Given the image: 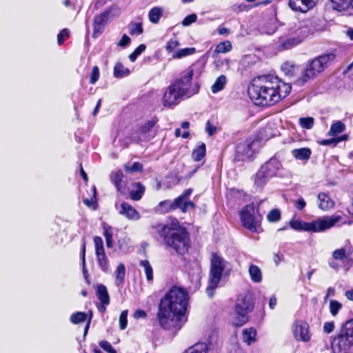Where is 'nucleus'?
I'll list each match as a JSON object with an SVG mask.
<instances>
[{"instance_id":"nucleus-62","label":"nucleus","mask_w":353,"mask_h":353,"mask_svg":"<svg viewBox=\"0 0 353 353\" xmlns=\"http://www.w3.org/2000/svg\"><path fill=\"white\" fill-rule=\"evenodd\" d=\"M94 243L95 249L104 247L103 239L100 236H95L94 238Z\"/></svg>"},{"instance_id":"nucleus-58","label":"nucleus","mask_w":353,"mask_h":353,"mask_svg":"<svg viewBox=\"0 0 353 353\" xmlns=\"http://www.w3.org/2000/svg\"><path fill=\"white\" fill-rule=\"evenodd\" d=\"M130 41H131V39L128 35L123 34L122 36L121 39L119 41L117 45L119 46L125 48L130 43Z\"/></svg>"},{"instance_id":"nucleus-2","label":"nucleus","mask_w":353,"mask_h":353,"mask_svg":"<svg viewBox=\"0 0 353 353\" xmlns=\"http://www.w3.org/2000/svg\"><path fill=\"white\" fill-rule=\"evenodd\" d=\"M292 87L272 74L256 77L248 87L250 99L257 105L269 106L285 98Z\"/></svg>"},{"instance_id":"nucleus-8","label":"nucleus","mask_w":353,"mask_h":353,"mask_svg":"<svg viewBox=\"0 0 353 353\" xmlns=\"http://www.w3.org/2000/svg\"><path fill=\"white\" fill-rule=\"evenodd\" d=\"M228 265V261L216 253H212L210 261L208 285L206 288V293L210 298L213 297L215 290L221 279L223 272Z\"/></svg>"},{"instance_id":"nucleus-25","label":"nucleus","mask_w":353,"mask_h":353,"mask_svg":"<svg viewBox=\"0 0 353 353\" xmlns=\"http://www.w3.org/2000/svg\"><path fill=\"white\" fill-rule=\"evenodd\" d=\"M256 331L253 327L244 329L243 330V341L250 345L256 341Z\"/></svg>"},{"instance_id":"nucleus-43","label":"nucleus","mask_w":353,"mask_h":353,"mask_svg":"<svg viewBox=\"0 0 353 353\" xmlns=\"http://www.w3.org/2000/svg\"><path fill=\"white\" fill-rule=\"evenodd\" d=\"M97 258L98 264L101 270L103 271L104 272H108L109 271V261L106 255Z\"/></svg>"},{"instance_id":"nucleus-57","label":"nucleus","mask_w":353,"mask_h":353,"mask_svg":"<svg viewBox=\"0 0 353 353\" xmlns=\"http://www.w3.org/2000/svg\"><path fill=\"white\" fill-rule=\"evenodd\" d=\"M205 131L207 132L208 135L212 136L216 133V128L212 125L210 121L208 120L205 125Z\"/></svg>"},{"instance_id":"nucleus-60","label":"nucleus","mask_w":353,"mask_h":353,"mask_svg":"<svg viewBox=\"0 0 353 353\" xmlns=\"http://www.w3.org/2000/svg\"><path fill=\"white\" fill-rule=\"evenodd\" d=\"M305 205H306V203H305V200L303 199V198H302V197L299 198L295 203V207L299 210H302L305 207Z\"/></svg>"},{"instance_id":"nucleus-31","label":"nucleus","mask_w":353,"mask_h":353,"mask_svg":"<svg viewBox=\"0 0 353 353\" xmlns=\"http://www.w3.org/2000/svg\"><path fill=\"white\" fill-rule=\"evenodd\" d=\"M130 70L125 68L121 63H117L114 68V76L116 78H123L129 75Z\"/></svg>"},{"instance_id":"nucleus-28","label":"nucleus","mask_w":353,"mask_h":353,"mask_svg":"<svg viewBox=\"0 0 353 353\" xmlns=\"http://www.w3.org/2000/svg\"><path fill=\"white\" fill-rule=\"evenodd\" d=\"M249 274L252 281L254 283H260L262 281L261 271L258 266L251 265L249 268Z\"/></svg>"},{"instance_id":"nucleus-59","label":"nucleus","mask_w":353,"mask_h":353,"mask_svg":"<svg viewBox=\"0 0 353 353\" xmlns=\"http://www.w3.org/2000/svg\"><path fill=\"white\" fill-rule=\"evenodd\" d=\"M334 329V322H326L323 325V331L325 333L330 334Z\"/></svg>"},{"instance_id":"nucleus-26","label":"nucleus","mask_w":353,"mask_h":353,"mask_svg":"<svg viewBox=\"0 0 353 353\" xmlns=\"http://www.w3.org/2000/svg\"><path fill=\"white\" fill-rule=\"evenodd\" d=\"M281 70L285 75L294 77L299 71V66L291 62L287 61L281 65Z\"/></svg>"},{"instance_id":"nucleus-64","label":"nucleus","mask_w":353,"mask_h":353,"mask_svg":"<svg viewBox=\"0 0 353 353\" xmlns=\"http://www.w3.org/2000/svg\"><path fill=\"white\" fill-rule=\"evenodd\" d=\"M283 259V255L276 253L274 255V262L276 265H278L279 263Z\"/></svg>"},{"instance_id":"nucleus-37","label":"nucleus","mask_w":353,"mask_h":353,"mask_svg":"<svg viewBox=\"0 0 353 353\" xmlns=\"http://www.w3.org/2000/svg\"><path fill=\"white\" fill-rule=\"evenodd\" d=\"M87 315L85 312H77L70 316V321L73 324H79L85 321Z\"/></svg>"},{"instance_id":"nucleus-23","label":"nucleus","mask_w":353,"mask_h":353,"mask_svg":"<svg viewBox=\"0 0 353 353\" xmlns=\"http://www.w3.org/2000/svg\"><path fill=\"white\" fill-rule=\"evenodd\" d=\"M133 187L135 189L130 192V196L134 201L140 200L145 192V187L139 182L134 183Z\"/></svg>"},{"instance_id":"nucleus-6","label":"nucleus","mask_w":353,"mask_h":353,"mask_svg":"<svg viewBox=\"0 0 353 353\" xmlns=\"http://www.w3.org/2000/svg\"><path fill=\"white\" fill-rule=\"evenodd\" d=\"M335 57L334 53H327L309 60L302 71V76L299 79L298 83L303 85L313 80L325 70L330 63L334 60Z\"/></svg>"},{"instance_id":"nucleus-49","label":"nucleus","mask_w":353,"mask_h":353,"mask_svg":"<svg viewBox=\"0 0 353 353\" xmlns=\"http://www.w3.org/2000/svg\"><path fill=\"white\" fill-rule=\"evenodd\" d=\"M123 174L121 171H117L114 174V183L119 191L121 189V182L123 181Z\"/></svg>"},{"instance_id":"nucleus-5","label":"nucleus","mask_w":353,"mask_h":353,"mask_svg":"<svg viewBox=\"0 0 353 353\" xmlns=\"http://www.w3.org/2000/svg\"><path fill=\"white\" fill-rule=\"evenodd\" d=\"M309 20L299 21L294 19L290 22L285 32L279 38L281 50H288L302 43L310 34H313Z\"/></svg>"},{"instance_id":"nucleus-33","label":"nucleus","mask_w":353,"mask_h":353,"mask_svg":"<svg viewBox=\"0 0 353 353\" xmlns=\"http://www.w3.org/2000/svg\"><path fill=\"white\" fill-rule=\"evenodd\" d=\"M345 125L340 121L334 122L330 129L328 134L330 136H336L345 130Z\"/></svg>"},{"instance_id":"nucleus-47","label":"nucleus","mask_w":353,"mask_h":353,"mask_svg":"<svg viewBox=\"0 0 353 353\" xmlns=\"http://www.w3.org/2000/svg\"><path fill=\"white\" fill-rule=\"evenodd\" d=\"M128 311L123 310L121 312L119 316V327L121 330H123L126 328L128 325Z\"/></svg>"},{"instance_id":"nucleus-3","label":"nucleus","mask_w":353,"mask_h":353,"mask_svg":"<svg viewBox=\"0 0 353 353\" xmlns=\"http://www.w3.org/2000/svg\"><path fill=\"white\" fill-rule=\"evenodd\" d=\"M201 67L198 63L191 65L182 72L179 78L170 84L165 92L162 103L163 106L172 108L177 105L184 98H189L199 91L200 85L192 83L194 76L199 77Z\"/></svg>"},{"instance_id":"nucleus-1","label":"nucleus","mask_w":353,"mask_h":353,"mask_svg":"<svg viewBox=\"0 0 353 353\" xmlns=\"http://www.w3.org/2000/svg\"><path fill=\"white\" fill-rule=\"evenodd\" d=\"M189 296L188 292L181 288L172 287L163 298L158 305L156 319L163 329L177 330L182 327L181 320L185 316Z\"/></svg>"},{"instance_id":"nucleus-20","label":"nucleus","mask_w":353,"mask_h":353,"mask_svg":"<svg viewBox=\"0 0 353 353\" xmlns=\"http://www.w3.org/2000/svg\"><path fill=\"white\" fill-rule=\"evenodd\" d=\"M332 8L337 11H344L352 7L353 0H330Z\"/></svg>"},{"instance_id":"nucleus-10","label":"nucleus","mask_w":353,"mask_h":353,"mask_svg":"<svg viewBox=\"0 0 353 353\" xmlns=\"http://www.w3.org/2000/svg\"><path fill=\"white\" fill-rule=\"evenodd\" d=\"M353 345V319L343 323L338 336L332 341V347L337 353H343Z\"/></svg>"},{"instance_id":"nucleus-46","label":"nucleus","mask_w":353,"mask_h":353,"mask_svg":"<svg viewBox=\"0 0 353 353\" xmlns=\"http://www.w3.org/2000/svg\"><path fill=\"white\" fill-rule=\"evenodd\" d=\"M81 255L83 276L85 277V279H87L88 270L85 267V241L83 242V243L82 245Z\"/></svg>"},{"instance_id":"nucleus-7","label":"nucleus","mask_w":353,"mask_h":353,"mask_svg":"<svg viewBox=\"0 0 353 353\" xmlns=\"http://www.w3.org/2000/svg\"><path fill=\"white\" fill-rule=\"evenodd\" d=\"M340 217L336 216H324L312 222H305L301 220H291L290 226L296 231H305L312 232H321L333 227Z\"/></svg>"},{"instance_id":"nucleus-29","label":"nucleus","mask_w":353,"mask_h":353,"mask_svg":"<svg viewBox=\"0 0 353 353\" xmlns=\"http://www.w3.org/2000/svg\"><path fill=\"white\" fill-rule=\"evenodd\" d=\"M163 14V9L159 7L152 8L148 13V18L150 22L157 23Z\"/></svg>"},{"instance_id":"nucleus-36","label":"nucleus","mask_w":353,"mask_h":353,"mask_svg":"<svg viewBox=\"0 0 353 353\" xmlns=\"http://www.w3.org/2000/svg\"><path fill=\"white\" fill-rule=\"evenodd\" d=\"M205 155V145L202 143L196 149L194 150L192 154L193 159L196 161L201 160Z\"/></svg>"},{"instance_id":"nucleus-35","label":"nucleus","mask_w":353,"mask_h":353,"mask_svg":"<svg viewBox=\"0 0 353 353\" xmlns=\"http://www.w3.org/2000/svg\"><path fill=\"white\" fill-rule=\"evenodd\" d=\"M196 50L194 48H186L183 49H179L176 50L173 54L172 57L173 59H181L183 57H186L190 54H192L195 52Z\"/></svg>"},{"instance_id":"nucleus-56","label":"nucleus","mask_w":353,"mask_h":353,"mask_svg":"<svg viewBox=\"0 0 353 353\" xmlns=\"http://www.w3.org/2000/svg\"><path fill=\"white\" fill-rule=\"evenodd\" d=\"M103 235L105 240L112 239L113 234L111 230V227L108 225H103Z\"/></svg>"},{"instance_id":"nucleus-38","label":"nucleus","mask_w":353,"mask_h":353,"mask_svg":"<svg viewBox=\"0 0 353 353\" xmlns=\"http://www.w3.org/2000/svg\"><path fill=\"white\" fill-rule=\"evenodd\" d=\"M232 49L231 42L229 41H225L219 43L216 48L215 51L216 53H226L230 52Z\"/></svg>"},{"instance_id":"nucleus-24","label":"nucleus","mask_w":353,"mask_h":353,"mask_svg":"<svg viewBox=\"0 0 353 353\" xmlns=\"http://www.w3.org/2000/svg\"><path fill=\"white\" fill-rule=\"evenodd\" d=\"M352 253V249H346L345 248H341L335 250L332 252V258L333 259L335 260L344 261L345 259H348Z\"/></svg>"},{"instance_id":"nucleus-16","label":"nucleus","mask_w":353,"mask_h":353,"mask_svg":"<svg viewBox=\"0 0 353 353\" xmlns=\"http://www.w3.org/2000/svg\"><path fill=\"white\" fill-rule=\"evenodd\" d=\"M110 11L107 10L103 13L96 15L93 20V33L92 37L97 38L104 30V26L108 19Z\"/></svg>"},{"instance_id":"nucleus-54","label":"nucleus","mask_w":353,"mask_h":353,"mask_svg":"<svg viewBox=\"0 0 353 353\" xmlns=\"http://www.w3.org/2000/svg\"><path fill=\"white\" fill-rule=\"evenodd\" d=\"M172 202L175 210L179 208L183 212V205L185 203V200L181 195L176 198Z\"/></svg>"},{"instance_id":"nucleus-44","label":"nucleus","mask_w":353,"mask_h":353,"mask_svg":"<svg viewBox=\"0 0 353 353\" xmlns=\"http://www.w3.org/2000/svg\"><path fill=\"white\" fill-rule=\"evenodd\" d=\"M342 308V304L336 300L330 301V311L332 316H336Z\"/></svg>"},{"instance_id":"nucleus-9","label":"nucleus","mask_w":353,"mask_h":353,"mask_svg":"<svg viewBox=\"0 0 353 353\" xmlns=\"http://www.w3.org/2000/svg\"><path fill=\"white\" fill-rule=\"evenodd\" d=\"M281 169L282 164L278 159L277 154H275L263 164L253 176L254 185L263 188L271 178L276 176Z\"/></svg>"},{"instance_id":"nucleus-21","label":"nucleus","mask_w":353,"mask_h":353,"mask_svg":"<svg viewBox=\"0 0 353 353\" xmlns=\"http://www.w3.org/2000/svg\"><path fill=\"white\" fill-rule=\"evenodd\" d=\"M292 154L297 160L307 161L310 158L312 151L308 148H301L292 150Z\"/></svg>"},{"instance_id":"nucleus-30","label":"nucleus","mask_w":353,"mask_h":353,"mask_svg":"<svg viewBox=\"0 0 353 353\" xmlns=\"http://www.w3.org/2000/svg\"><path fill=\"white\" fill-rule=\"evenodd\" d=\"M208 345L205 343H197L186 350L183 353H208Z\"/></svg>"},{"instance_id":"nucleus-22","label":"nucleus","mask_w":353,"mask_h":353,"mask_svg":"<svg viewBox=\"0 0 353 353\" xmlns=\"http://www.w3.org/2000/svg\"><path fill=\"white\" fill-rule=\"evenodd\" d=\"M96 293L97 298L101 303L110 304V296L108 294L107 288L104 285H98Z\"/></svg>"},{"instance_id":"nucleus-12","label":"nucleus","mask_w":353,"mask_h":353,"mask_svg":"<svg viewBox=\"0 0 353 353\" xmlns=\"http://www.w3.org/2000/svg\"><path fill=\"white\" fill-rule=\"evenodd\" d=\"M259 141L252 138L241 140L236 145L235 161H244L250 159L255 153Z\"/></svg>"},{"instance_id":"nucleus-53","label":"nucleus","mask_w":353,"mask_h":353,"mask_svg":"<svg viewBox=\"0 0 353 353\" xmlns=\"http://www.w3.org/2000/svg\"><path fill=\"white\" fill-rule=\"evenodd\" d=\"M99 78V70L97 66H94L92 70L90 83L94 84Z\"/></svg>"},{"instance_id":"nucleus-48","label":"nucleus","mask_w":353,"mask_h":353,"mask_svg":"<svg viewBox=\"0 0 353 353\" xmlns=\"http://www.w3.org/2000/svg\"><path fill=\"white\" fill-rule=\"evenodd\" d=\"M125 169L128 172H138L142 171L143 165L139 162H134L132 166L125 165Z\"/></svg>"},{"instance_id":"nucleus-51","label":"nucleus","mask_w":353,"mask_h":353,"mask_svg":"<svg viewBox=\"0 0 353 353\" xmlns=\"http://www.w3.org/2000/svg\"><path fill=\"white\" fill-rule=\"evenodd\" d=\"M99 346L108 353H117L112 345L107 341H101L99 343Z\"/></svg>"},{"instance_id":"nucleus-61","label":"nucleus","mask_w":353,"mask_h":353,"mask_svg":"<svg viewBox=\"0 0 353 353\" xmlns=\"http://www.w3.org/2000/svg\"><path fill=\"white\" fill-rule=\"evenodd\" d=\"M135 319H145L147 316L146 312L143 310H137L133 314Z\"/></svg>"},{"instance_id":"nucleus-15","label":"nucleus","mask_w":353,"mask_h":353,"mask_svg":"<svg viewBox=\"0 0 353 353\" xmlns=\"http://www.w3.org/2000/svg\"><path fill=\"white\" fill-rule=\"evenodd\" d=\"M318 0H289V7L295 12L306 13L312 10Z\"/></svg>"},{"instance_id":"nucleus-41","label":"nucleus","mask_w":353,"mask_h":353,"mask_svg":"<svg viewBox=\"0 0 353 353\" xmlns=\"http://www.w3.org/2000/svg\"><path fill=\"white\" fill-rule=\"evenodd\" d=\"M130 34L131 35H139L143 33V29L141 23H131L129 25Z\"/></svg>"},{"instance_id":"nucleus-55","label":"nucleus","mask_w":353,"mask_h":353,"mask_svg":"<svg viewBox=\"0 0 353 353\" xmlns=\"http://www.w3.org/2000/svg\"><path fill=\"white\" fill-rule=\"evenodd\" d=\"M179 46V42L175 39H170L165 46V49L168 52H170L177 46Z\"/></svg>"},{"instance_id":"nucleus-45","label":"nucleus","mask_w":353,"mask_h":353,"mask_svg":"<svg viewBox=\"0 0 353 353\" xmlns=\"http://www.w3.org/2000/svg\"><path fill=\"white\" fill-rule=\"evenodd\" d=\"M146 49V46L144 44H140L133 52L129 55V59L132 62H134L139 55H140Z\"/></svg>"},{"instance_id":"nucleus-4","label":"nucleus","mask_w":353,"mask_h":353,"mask_svg":"<svg viewBox=\"0 0 353 353\" xmlns=\"http://www.w3.org/2000/svg\"><path fill=\"white\" fill-rule=\"evenodd\" d=\"M155 231L163 238L166 248L172 249L176 254L184 255L188 252L190 239L188 231L181 227L175 219L170 224H157L153 226Z\"/></svg>"},{"instance_id":"nucleus-18","label":"nucleus","mask_w":353,"mask_h":353,"mask_svg":"<svg viewBox=\"0 0 353 353\" xmlns=\"http://www.w3.org/2000/svg\"><path fill=\"white\" fill-rule=\"evenodd\" d=\"M120 214L125 216L128 219L138 220L140 214L138 211L128 203H122L121 205Z\"/></svg>"},{"instance_id":"nucleus-17","label":"nucleus","mask_w":353,"mask_h":353,"mask_svg":"<svg viewBox=\"0 0 353 353\" xmlns=\"http://www.w3.org/2000/svg\"><path fill=\"white\" fill-rule=\"evenodd\" d=\"M293 333L298 341H308L310 339L309 325L305 322H296L293 325Z\"/></svg>"},{"instance_id":"nucleus-63","label":"nucleus","mask_w":353,"mask_h":353,"mask_svg":"<svg viewBox=\"0 0 353 353\" xmlns=\"http://www.w3.org/2000/svg\"><path fill=\"white\" fill-rule=\"evenodd\" d=\"M188 208H191L194 209L195 208V204L193 202H192L191 201H188V199H187V200H185V203L183 205V212H185Z\"/></svg>"},{"instance_id":"nucleus-19","label":"nucleus","mask_w":353,"mask_h":353,"mask_svg":"<svg viewBox=\"0 0 353 353\" xmlns=\"http://www.w3.org/2000/svg\"><path fill=\"white\" fill-rule=\"evenodd\" d=\"M319 208L323 210H327L332 208L334 203L330 197L325 192H321L318 194Z\"/></svg>"},{"instance_id":"nucleus-42","label":"nucleus","mask_w":353,"mask_h":353,"mask_svg":"<svg viewBox=\"0 0 353 353\" xmlns=\"http://www.w3.org/2000/svg\"><path fill=\"white\" fill-rule=\"evenodd\" d=\"M267 219L270 222H278L281 219V212L279 209L272 210L267 216Z\"/></svg>"},{"instance_id":"nucleus-34","label":"nucleus","mask_w":353,"mask_h":353,"mask_svg":"<svg viewBox=\"0 0 353 353\" xmlns=\"http://www.w3.org/2000/svg\"><path fill=\"white\" fill-rule=\"evenodd\" d=\"M140 266L144 268L147 280L152 281L153 280V269L148 260H142L139 263Z\"/></svg>"},{"instance_id":"nucleus-13","label":"nucleus","mask_w":353,"mask_h":353,"mask_svg":"<svg viewBox=\"0 0 353 353\" xmlns=\"http://www.w3.org/2000/svg\"><path fill=\"white\" fill-rule=\"evenodd\" d=\"M254 205H247L241 212V221L243 225L252 232L256 231L258 221L256 217H254Z\"/></svg>"},{"instance_id":"nucleus-14","label":"nucleus","mask_w":353,"mask_h":353,"mask_svg":"<svg viewBox=\"0 0 353 353\" xmlns=\"http://www.w3.org/2000/svg\"><path fill=\"white\" fill-rule=\"evenodd\" d=\"M157 123V118H152V119L145 122L139 128L138 131L137 132V136L133 137L134 140L136 142H140L148 141L152 139L155 135V133L152 134V131Z\"/></svg>"},{"instance_id":"nucleus-27","label":"nucleus","mask_w":353,"mask_h":353,"mask_svg":"<svg viewBox=\"0 0 353 353\" xmlns=\"http://www.w3.org/2000/svg\"><path fill=\"white\" fill-rule=\"evenodd\" d=\"M226 83V77L223 74H221L216 79L214 83L212 85L211 91L213 93H217L225 88Z\"/></svg>"},{"instance_id":"nucleus-52","label":"nucleus","mask_w":353,"mask_h":353,"mask_svg":"<svg viewBox=\"0 0 353 353\" xmlns=\"http://www.w3.org/2000/svg\"><path fill=\"white\" fill-rule=\"evenodd\" d=\"M197 19V16L196 14H191L186 16L182 21V25L183 26H188L192 23L195 22Z\"/></svg>"},{"instance_id":"nucleus-32","label":"nucleus","mask_w":353,"mask_h":353,"mask_svg":"<svg viewBox=\"0 0 353 353\" xmlns=\"http://www.w3.org/2000/svg\"><path fill=\"white\" fill-rule=\"evenodd\" d=\"M116 283L117 286L121 285L123 283L124 278L125 275V268L123 263H120L116 271Z\"/></svg>"},{"instance_id":"nucleus-50","label":"nucleus","mask_w":353,"mask_h":353,"mask_svg":"<svg viewBox=\"0 0 353 353\" xmlns=\"http://www.w3.org/2000/svg\"><path fill=\"white\" fill-rule=\"evenodd\" d=\"M70 32L67 28L63 29L57 35V42L59 45H61L64 40L69 37Z\"/></svg>"},{"instance_id":"nucleus-39","label":"nucleus","mask_w":353,"mask_h":353,"mask_svg":"<svg viewBox=\"0 0 353 353\" xmlns=\"http://www.w3.org/2000/svg\"><path fill=\"white\" fill-rule=\"evenodd\" d=\"M159 210L162 213H166L169 211L175 210L173 202L170 200H165L159 203Z\"/></svg>"},{"instance_id":"nucleus-40","label":"nucleus","mask_w":353,"mask_h":353,"mask_svg":"<svg viewBox=\"0 0 353 353\" xmlns=\"http://www.w3.org/2000/svg\"><path fill=\"white\" fill-rule=\"evenodd\" d=\"M314 120L312 117H301L299 119V124L300 125L307 130L312 129L314 126Z\"/></svg>"},{"instance_id":"nucleus-11","label":"nucleus","mask_w":353,"mask_h":353,"mask_svg":"<svg viewBox=\"0 0 353 353\" xmlns=\"http://www.w3.org/2000/svg\"><path fill=\"white\" fill-rule=\"evenodd\" d=\"M254 301L250 295H240L235 304L236 318L233 324L236 326H242L248 321V314L254 309Z\"/></svg>"}]
</instances>
